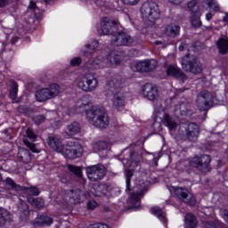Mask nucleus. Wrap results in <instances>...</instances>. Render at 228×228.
<instances>
[{
  "mask_svg": "<svg viewBox=\"0 0 228 228\" xmlns=\"http://www.w3.org/2000/svg\"><path fill=\"white\" fill-rule=\"evenodd\" d=\"M73 113H86L89 124L98 129H106L110 126V117L104 109L92 107V103L86 97L77 101L75 105L69 109V115Z\"/></svg>",
  "mask_w": 228,
  "mask_h": 228,
  "instance_id": "1",
  "label": "nucleus"
},
{
  "mask_svg": "<svg viewBox=\"0 0 228 228\" xmlns=\"http://www.w3.org/2000/svg\"><path fill=\"white\" fill-rule=\"evenodd\" d=\"M121 88L122 81L117 78L108 81L104 87L106 95H114L112 98V106L116 110H120V108L126 106V97L120 94Z\"/></svg>",
  "mask_w": 228,
  "mask_h": 228,
  "instance_id": "2",
  "label": "nucleus"
},
{
  "mask_svg": "<svg viewBox=\"0 0 228 228\" xmlns=\"http://www.w3.org/2000/svg\"><path fill=\"white\" fill-rule=\"evenodd\" d=\"M120 61H122V56L115 52H110L106 58L100 55L97 59L91 61L90 65L92 69H103V67L119 65Z\"/></svg>",
  "mask_w": 228,
  "mask_h": 228,
  "instance_id": "3",
  "label": "nucleus"
},
{
  "mask_svg": "<svg viewBox=\"0 0 228 228\" xmlns=\"http://www.w3.org/2000/svg\"><path fill=\"white\" fill-rule=\"evenodd\" d=\"M142 19L149 20L148 26H152L159 19L160 12L158 4L154 2H144L141 7Z\"/></svg>",
  "mask_w": 228,
  "mask_h": 228,
  "instance_id": "4",
  "label": "nucleus"
},
{
  "mask_svg": "<svg viewBox=\"0 0 228 228\" xmlns=\"http://www.w3.org/2000/svg\"><path fill=\"white\" fill-rule=\"evenodd\" d=\"M77 86L82 92H95L99 86V79L96 78L95 75L87 73L77 77Z\"/></svg>",
  "mask_w": 228,
  "mask_h": 228,
  "instance_id": "5",
  "label": "nucleus"
},
{
  "mask_svg": "<svg viewBox=\"0 0 228 228\" xmlns=\"http://www.w3.org/2000/svg\"><path fill=\"white\" fill-rule=\"evenodd\" d=\"M182 69L185 72H191V74H200L202 72V63L200 61L193 55L186 54L181 60Z\"/></svg>",
  "mask_w": 228,
  "mask_h": 228,
  "instance_id": "6",
  "label": "nucleus"
},
{
  "mask_svg": "<svg viewBox=\"0 0 228 228\" xmlns=\"http://www.w3.org/2000/svg\"><path fill=\"white\" fill-rule=\"evenodd\" d=\"M60 86L57 84H52L46 88L40 89L36 92V99L38 102H45L54 97L60 95Z\"/></svg>",
  "mask_w": 228,
  "mask_h": 228,
  "instance_id": "7",
  "label": "nucleus"
},
{
  "mask_svg": "<svg viewBox=\"0 0 228 228\" xmlns=\"http://www.w3.org/2000/svg\"><path fill=\"white\" fill-rule=\"evenodd\" d=\"M118 21L111 17H103L101 20L100 25L97 27L99 35H114L117 31Z\"/></svg>",
  "mask_w": 228,
  "mask_h": 228,
  "instance_id": "8",
  "label": "nucleus"
},
{
  "mask_svg": "<svg viewBox=\"0 0 228 228\" xmlns=\"http://www.w3.org/2000/svg\"><path fill=\"white\" fill-rule=\"evenodd\" d=\"M68 159H76L83 154V146L79 142H69L61 152Z\"/></svg>",
  "mask_w": 228,
  "mask_h": 228,
  "instance_id": "9",
  "label": "nucleus"
},
{
  "mask_svg": "<svg viewBox=\"0 0 228 228\" xmlns=\"http://www.w3.org/2000/svg\"><path fill=\"white\" fill-rule=\"evenodd\" d=\"M213 102H215V96L208 91H203L197 96L196 104L200 111H208L213 106Z\"/></svg>",
  "mask_w": 228,
  "mask_h": 228,
  "instance_id": "10",
  "label": "nucleus"
},
{
  "mask_svg": "<svg viewBox=\"0 0 228 228\" xmlns=\"http://www.w3.org/2000/svg\"><path fill=\"white\" fill-rule=\"evenodd\" d=\"M86 175L87 179L93 183L101 181L102 179H104V176L106 175V167H104L102 164L90 166L86 167Z\"/></svg>",
  "mask_w": 228,
  "mask_h": 228,
  "instance_id": "11",
  "label": "nucleus"
},
{
  "mask_svg": "<svg viewBox=\"0 0 228 228\" xmlns=\"http://www.w3.org/2000/svg\"><path fill=\"white\" fill-rule=\"evenodd\" d=\"M181 131L189 142H197L200 134L199 125L195 123H185L181 125Z\"/></svg>",
  "mask_w": 228,
  "mask_h": 228,
  "instance_id": "12",
  "label": "nucleus"
},
{
  "mask_svg": "<svg viewBox=\"0 0 228 228\" xmlns=\"http://www.w3.org/2000/svg\"><path fill=\"white\" fill-rule=\"evenodd\" d=\"M191 167L198 168L200 172H209V163H211V157L209 155L196 156L189 161Z\"/></svg>",
  "mask_w": 228,
  "mask_h": 228,
  "instance_id": "13",
  "label": "nucleus"
},
{
  "mask_svg": "<svg viewBox=\"0 0 228 228\" xmlns=\"http://www.w3.org/2000/svg\"><path fill=\"white\" fill-rule=\"evenodd\" d=\"M158 67V61L154 59L144 60L131 64V69L134 72H151Z\"/></svg>",
  "mask_w": 228,
  "mask_h": 228,
  "instance_id": "14",
  "label": "nucleus"
},
{
  "mask_svg": "<svg viewBox=\"0 0 228 228\" xmlns=\"http://www.w3.org/2000/svg\"><path fill=\"white\" fill-rule=\"evenodd\" d=\"M86 199H88V194L79 189L69 190L66 196V200H69V204H81Z\"/></svg>",
  "mask_w": 228,
  "mask_h": 228,
  "instance_id": "15",
  "label": "nucleus"
},
{
  "mask_svg": "<svg viewBox=\"0 0 228 228\" xmlns=\"http://www.w3.org/2000/svg\"><path fill=\"white\" fill-rule=\"evenodd\" d=\"M142 97L148 101H158L159 98V91L156 85L147 83L142 86Z\"/></svg>",
  "mask_w": 228,
  "mask_h": 228,
  "instance_id": "16",
  "label": "nucleus"
},
{
  "mask_svg": "<svg viewBox=\"0 0 228 228\" xmlns=\"http://www.w3.org/2000/svg\"><path fill=\"white\" fill-rule=\"evenodd\" d=\"M133 42V37L124 32L118 33L117 35H112L111 37V45L118 47L122 45H131Z\"/></svg>",
  "mask_w": 228,
  "mask_h": 228,
  "instance_id": "17",
  "label": "nucleus"
},
{
  "mask_svg": "<svg viewBox=\"0 0 228 228\" xmlns=\"http://www.w3.org/2000/svg\"><path fill=\"white\" fill-rule=\"evenodd\" d=\"M175 195L185 204H190V206H193L195 204V198L188 190L181 187H177L175 189Z\"/></svg>",
  "mask_w": 228,
  "mask_h": 228,
  "instance_id": "18",
  "label": "nucleus"
},
{
  "mask_svg": "<svg viewBox=\"0 0 228 228\" xmlns=\"http://www.w3.org/2000/svg\"><path fill=\"white\" fill-rule=\"evenodd\" d=\"M47 143L50 149H53L55 152H59L61 154L63 152V148L65 147L63 143H61V140L58 135H52L48 137Z\"/></svg>",
  "mask_w": 228,
  "mask_h": 228,
  "instance_id": "19",
  "label": "nucleus"
},
{
  "mask_svg": "<svg viewBox=\"0 0 228 228\" xmlns=\"http://www.w3.org/2000/svg\"><path fill=\"white\" fill-rule=\"evenodd\" d=\"M164 34L166 37H170V38H177L181 34V27L175 23H170L165 26Z\"/></svg>",
  "mask_w": 228,
  "mask_h": 228,
  "instance_id": "20",
  "label": "nucleus"
},
{
  "mask_svg": "<svg viewBox=\"0 0 228 228\" xmlns=\"http://www.w3.org/2000/svg\"><path fill=\"white\" fill-rule=\"evenodd\" d=\"M81 133V125L78 122H72L67 126V132H65L64 136L66 138H70V136H74Z\"/></svg>",
  "mask_w": 228,
  "mask_h": 228,
  "instance_id": "21",
  "label": "nucleus"
},
{
  "mask_svg": "<svg viewBox=\"0 0 228 228\" xmlns=\"http://www.w3.org/2000/svg\"><path fill=\"white\" fill-rule=\"evenodd\" d=\"M167 74L171 77H181V79H186V75H184V73H183L181 69L177 68V66H168L167 69Z\"/></svg>",
  "mask_w": 228,
  "mask_h": 228,
  "instance_id": "22",
  "label": "nucleus"
},
{
  "mask_svg": "<svg viewBox=\"0 0 228 228\" xmlns=\"http://www.w3.org/2000/svg\"><path fill=\"white\" fill-rule=\"evenodd\" d=\"M106 195V185H98L96 188L93 187L87 192V197H104Z\"/></svg>",
  "mask_w": 228,
  "mask_h": 228,
  "instance_id": "23",
  "label": "nucleus"
},
{
  "mask_svg": "<svg viewBox=\"0 0 228 228\" xmlns=\"http://www.w3.org/2000/svg\"><path fill=\"white\" fill-rule=\"evenodd\" d=\"M145 191H141L140 192H134L130 195L128 203L132 205V208H140V199L143 197Z\"/></svg>",
  "mask_w": 228,
  "mask_h": 228,
  "instance_id": "24",
  "label": "nucleus"
},
{
  "mask_svg": "<svg viewBox=\"0 0 228 228\" xmlns=\"http://www.w3.org/2000/svg\"><path fill=\"white\" fill-rule=\"evenodd\" d=\"M12 220H13V216L12 213L0 207V227H3V225L7 224V222H12Z\"/></svg>",
  "mask_w": 228,
  "mask_h": 228,
  "instance_id": "25",
  "label": "nucleus"
},
{
  "mask_svg": "<svg viewBox=\"0 0 228 228\" xmlns=\"http://www.w3.org/2000/svg\"><path fill=\"white\" fill-rule=\"evenodd\" d=\"M99 47V42L97 40L93 41L91 44H87L85 49L82 50L84 56H92L95 53V49Z\"/></svg>",
  "mask_w": 228,
  "mask_h": 228,
  "instance_id": "26",
  "label": "nucleus"
},
{
  "mask_svg": "<svg viewBox=\"0 0 228 228\" xmlns=\"http://www.w3.org/2000/svg\"><path fill=\"white\" fill-rule=\"evenodd\" d=\"M197 218L193 214H187L184 216V228H197Z\"/></svg>",
  "mask_w": 228,
  "mask_h": 228,
  "instance_id": "27",
  "label": "nucleus"
},
{
  "mask_svg": "<svg viewBox=\"0 0 228 228\" xmlns=\"http://www.w3.org/2000/svg\"><path fill=\"white\" fill-rule=\"evenodd\" d=\"M164 125L168 127L169 131H175L177 129V122L174 120L168 114H165L163 118Z\"/></svg>",
  "mask_w": 228,
  "mask_h": 228,
  "instance_id": "28",
  "label": "nucleus"
},
{
  "mask_svg": "<svg viewBox=\"0 0 228 228\" xmlns=\"http://www.w3.org/2000/svg\"><path fill=\"white\" fill-rule=\"evenodd\" d=\"M18 158L22 163H29V161H31V154H29V151L24 148H20L18 150Z\"/></svg>",
  "mask_w": 228,
  "mask_h": 228,
  "instance_id": "29",
  "label": "nucleus"
},
{
  "mask_svg": "<svg viewBox=\"0 0 228 228\" xmlns=\"http://www.w3.org/2000/svg\"><path fill=\"white\" fill-rule=\"evenodd\" d=\"M217 48L221 54H227L228 53V39L221 37L216 42Z\"/></svg>",
  "mask_w": 228,
  "mask_h": 228,
  "instance_id": "30",
  "label": "nucleus"
},
{
  "mask_svg": "<svg viewBox=\"0 0 228 228\" xmlns=\"http://www.w3.org/2000/svg\"><path fill=\"white\" fill-rule=\"evenodd\" d=\"M142 161V155L132 151L130 153V167H132L133 168H134V167H138V163H140Z\"/></svg>",
  "mask_w": 228,
  "mask_h": 228,
  "instance_id": "31",
  "label": "nucleus"
},
{
  "mask_svg": "<svg viewBox=\"0 0 228 228\" xmlns=\"http://www.w3.org/2000/svg\"><path fill=\"white\" fill-rule=\"evenodd\" d=\"M36 224L37 225H51L53 224V218L47 216H39L36 219Z\"/></svg>",
  "mask_w": 228,
  "mask_h": 228,
  "instance_id": "32",
  "label": "nucleus"
},
{
  "mask_svg": "<svg viewBox=\"0 0 228 228\" xmlns=\"http://www.w3.org/2000/svg\"><path fill=\"white\" fill-rule=\"evenodd\" d=\"M151 213H152V215H155L156 216H158L159 220H160V222H167V218L165 216V212H163L159 207H154L151 209Z\"/></svg>",
  "mask_w": 228,
  "mask_h": 228,
  "instance_id": "33",
  "label": "nucleus"
},
{
  "mask_svg": "<svg viewBox=\"0 0 228 228\" xmlns=\"http://www.w3.org/2000/svg\"><path fill=\"white\" fill-rule=\"evenodd\" d=\"M28 202L36 208V209H42L44 208V200L41 198H28Z\"/></svg>",
  "mask_w": 228,
  "mask_h": 228,
  "instance_id": "34",
  "label": "nucleus"
},
{
  "mask_svg": "<svg viewBox=\"0 0 228 228\" xmlns=\"http://www.w3.org/2000/svg\"><path fill=\"white\" fill-rule=\"evenodd\" d=\"M200 15H202L200 12H198L197 14H193L191 18V24L193 26V28H200L202 26V21L200 20Z\"/></svg>",
  "mask_w": 228,
  "mask_h": 228,
  "instance_id": "35",
  "label": "nucleus"
},
{
  "mask_svg": "<svg viewBox=\"0 0 228 228\" xmlns=\"http://www.w3.org/2000/svg\"><path fill=\"white\" fill-rule=\"evenodd\" d=\"M19 211H20V213H21V216L23 218H26L27 216H29V207L24 201L20 202V204L19 206Z\"/></svg>",
  "mask_w": 228,
  "mask_h": 228,
  "instance_id": "36",
  "label": "nucleus"
},
{
  "mask_svg": "<svg viewBox=\"0 0 228 228\" xmlns=\"http://www.w3.org/2000/svg\"><path fill=\"white\" fill-rule=\"evenodd\" d=\"M12 83V89L10 92V97L12 99V101H15L17 99V94L19 93V86L17 85V82L14 80L11 81Z\"/></svg>",
  "mask_w": 228,
  "mask_h": 228,
  "instance_id": "37",
  "label": "nucleus"
},
{
  "mask_svg": "<svg viewBox=\"0 0 228 228\" xmlns=\"http://www.w3.org/2000/svg\"><path fill=\"white\" fill-rule=\"evenodd\" d=\"M93 147L96 151H104L105 149H108V147H110V142L106 141H98L94 143Z\"/></svg>",
  "mask_w": 228,
  "mask_h": 228,
  "instance_id": "38",
  "label": "nucleus"
},
{
  "mask_svg": "<svg viewBox=\"0 0 228 228\" xmlns=\"http://www.w3.org/2000/svg\"><path fill=\"white\" fill-rule=\"evenodd\" d=\"M188 9L190 10V12H191V13H193V15L197 14V13H200L199 12V4L197 3V0H191V2L188 3Z\"/></svg>",
  "mask_w": 228,
  "mask_h": 228,
  "instance_id": "39",
  "label": "nucleus"
},
{
  "mask_svg": "<svg viewBox=\"0 0 228 228\" xmlns=\"http://www.w3.org/2000/svg\"><path fill=\"white\" fill-rule=\"evenodd\" d=\"M180 115L186 116L191 115V110H190V105L187 103H181L179 106Z\"/></svg>",
  "mask_w": 228,
  "mask_h": 228,
  "instance_id": "40",
  "label": "nucleus"
},
{
  "mask_svg": "<svg viewBox=\"0 0 228 228\" xmlns=\"http://www.w3.org/2000/svg\"><path fill=\"white\" fill-rule=\"evenodd\" d=\"M5 184L7 186H10V188L12 190H15L16 191H19L20 190H22V187H20V185L15 183V182L13 180H12V178H6L5 179Z\"/></svg>",
  "mask_w": 228,
  "mask_h": 228,
  "instance_id": "41",
  "label": "nucleus"
},
{
  "mask_svg": "<svg viewBox=\"0 0 228 228\" xmlns=\"http://www.w3.org/2000/svg\"><path fill=\"white\" fill-rule=\"evenodd\" d=\"M204 3L208 6V8H212L214 12H220V5L215 0H205Z\"/></svg>",
  "mask_w": 228,
  "mask_h": 228,
  "instance_id": "42",
  "label": "nucleus"
},
{
  "mask_svg": "<svg viewBox=\"0 0 228 228\" xmlns=\"http://www.w3.org/2000/svg\"><path fill=\"white\" fill-rule=\"evenodd\" d=\"M68 168L70 172L75 174V175H77V177H81V175H83V172L81 171V167H79L77 166L68 165Z\"/></svg>",
  "mask_w": 228,
  "mask_h": 228,
  "instance_id": "43",
  "label": "nucleus"
},
{
  "mask_svg": "<svg viewBox=\"0 0 228 228\" xmlns=\"http://www.w3.org/2000/svg\"><path fill=\"white\" fill-rule=\"evenodd\" d=\"M202 228H222L218 222H203Z\"/></svg>",
  "mask_w": 228,
  "mask_h": 228,
  "instance_id": "44",
  "label": "nucleus"
},
{
  "mask_svg": "<svg viewBox=\"0 0 228 228\" xmlns=\"http://www.w3.org/2000/svg\"><path fill=\"white\" fill-rule=\"evenodd\" d=\"M126 188L128 191H130L131 189H129V185L131 184V178L133 177V170L128 169L126 172Z\"/></svg>",
  "mask_w": 228,
  "mask_h": 228,
  "instance_id": "45",
  "label": "nucleus"
},
{
  "mask_svg": "<svg viewBox=\"0 0 228 228\" xmlns=\"http://www.w3.org/2000/svg\"><path fill=\"white\" fill-rule=\"evenodd\" d=\"M26 134H27L28 138H29V140H32L33 142H35V140H37V135L35 134V132H33V129L28 128L26 131Z\"/></svg>",
  "mask_w": 228,
  "mask_h": 228,
  "instance_id": "46",
  "label": "nucleus"
},
{
  "mask_svg": "<svg viewBox=\"0 0 228 228\" xmlns=\"http://www.w3.org/2000/svg\"><path fill=\"white\" fill-rule=\"evenodd\" d=\"M123 4L126 6H136L140 3V0H121Z\"/></svg>",
  "mask_w": 228,
  "mask_h": 228,
  "instance_id": "47",
  "label": "nucleus"
},
{
  "mask_svg": "<svg viewBox=\"0 0 228 228\" xmlns=\"http://www.w3.org/2000/svg\"><path fill=\"white\" fill-rule=\"evenodd\" d=\"M99 207V204L95 200H89L87 202V209L94 211L96 208Z\"/></svg>",
  "mask_w": 228,
  "mask_h": 228,
  "instance_id": "48",
  "label": "nucleus"
},
{
  "mask_svg": "<svg viewBox=\"0 0 228 228\" xmlns=\"http://www.w3.org/2000/svg\"><path fill=\"white\" fill-rule=\"evenodd\" d=\"M45 120V116L44 115L36 116L34 118V122L35 124H37V126H40V124H42Z\"/></svg>",
  "mask_w": 228,
  "mask_h": 228,
  "instance_id": "49",
  "label": "nucleus"
},
{
  "mask_svg": "<svg viewBox=\"0 0 228 228\" xmlns=\"http://www.w3.org/2000/svg\"><path fill=\"white\" fill-rule=\"evenodd\" d=\"M25 145L30 149L31 151L38 153L40 152L38 150H37V146L34 143L29 142L28 141H25Z\"/></svg>",
  "mask_w": 228,
  "mask_h": 228,
  "instance_id": "50",
  "label": "nucleus"
},
{
  "mask_svg": "<svg viewBox=\"0 0 228 228\" xmlns=\"http://www.w3.org/2000/svg\"><path fill=\"white\" fill-rule=\"evenodd\" d=\"M28 193H29V195H33V196H37L40 193V191H38V189L37 187H29L28 188Z\"/></svg>",
  "mask_w": 228,
  "mask_h": 228,
  "instance_id": "51",
  "label": "nucleus"
},
{
  "mask_svg": "<svg viewBox=\"0 0 228 228\" xmlns=\"http://www.w3.org/2000/svg\"><path fill=\"white\" fill-rule=\"evenodd\" d=\"M70 64L72 65V67H77V65H81V58L79 57L73 58L70 61Z\"/></svg>",
  "mask_w": 228,
  "mask_h": 228,
  "instance_id": "52",
  "label": "nucleus"
},
{
  "mask_svg": "<svg viewBox=\"0 0 228 228\" xmlns=\"http://www.w3.org/2000/svg\"><path fill=\"white\" fill-rule=\"evenodd\" d=\"M95 4L101 6L102 8H106V2L104 0H95Z\"/></svg>",
  "mask_w": 228,
  "mask_h": 228,
  "instance_id": "53",
  "label": "nucleus"
},
{
  "mask_svg": "<svg viewBox=\"0 0 228 228\" xmlns=\"http://www.w3.org/2000/svg\"><path fill=\"white\" fill-rule=\"evenodd\" d=\"M92 228H110V227L107 224L98 223V224H93Z\"/></svg>",
  "mask_w": 228,
  "mask_h": 228,
  "instance_id": "54",
  "label": "nucleus"
},
{
  "mask_svg": "<svg viewBox=\"0 0 228 228\" xmlns=\"http://www.w3.org/2000/svg\"><path fill=\"white\" fill-rule=\"evenodd\" d=\"M29 10H38V7H37V4L35 2L31 1L28 5Z\"/></svg>",
  "mask_w": 228,
  "mask_h": 228,
  "instance_id": "55",
  "label": "nucleus"
},
{
  "mask_svg": "<svg viewBox=\"0 0 228 228\" xmlns=\"http://www.w3.org/2000/svg\"><path fill=\"white\" fill-rule=\"evenodd\" d=\"M188 47V45L184 42L181 43L179 45L178 49L179 51H184Z\"/></svg>",
  "mask_w": 228,
  "mask_h": 228,
  "instance_id": "56",
  "label": "nucleus"
},
{
  "mask_svg": "<svg viewBox=\"0 0 228 228\" xmlns=\"http://www.w3.org/2000/svg\"><path fill=\"white\" fill-rule=\"evenodd\" d=\"M12 0H0V8H3V6H6L8 3H10Z\"/></svg>",
  "mask_w": 228,
  "mask_h": 228,
  "instance_id": "57",
  "label": "nucleus"
},
{
  "mask_svg": "<svg viewBox=\"0 0 228 228\" xmlns=\"http://www.w3.org/2000/svg\"><path fill=\"white\" fill-rule=\"evenodd\" d=\"M183 1L184 0H168V2L171 3L172 4H181Z\"/></svg>",
  "mask_w": 228,
  "mask_h": 228,
  "instance_id": "58",
  "label": "nucleus"
},
{
  "mask_svg": "<svg viewBox=\"0 0 228 228\" xmlns=\"http://www.w3.org/2000/svg\"><path fill=\"white\" fill-rule=\"evenodd\" d=\"M224 219L228 222V210H224Z\"/></svg>",
  "mask_w": 228,
  "mask_h": 228,
  "instance_id": "59",
  "label": "nucleus"
},
{
  "mask_svg": "<svg viewBox=\"0 0 228 228\" xmlns=\"http://www.w3.org/2000/svg\"><path fill=\"white\" fill-rule=\"evenodd\" d=\"M211 19H213V14H211L210 12L206 14V20H210Z\"/></svg>",
  "mask_w": 228,
  "mask_h": 228,
  "instance_id": "60",
  "label": "nucleus"
},
{
  "mask_svg": "<svg viewBox=\"0 0 228 228\" xmlns=\"http://www.w3.org/2000/svg\"><path fill=\"white\" fill-rule=\"evenodd\" d=\"M223 20L224 22H228V13L224 15V17L223 18Z\"/></svg>",
  "mask_w": 228,
  "mask_h": 228,
  "instance_id": "61",
  "label": "nucleus"
},
{
  "mask_svg": "<svg viewBox=\"0 0 228 228\" xmlns=\"http://www.w3.org/2000/svg\"><path fill=\"white\" fill-rule=\"evenodd\" d=\"M156 45H160V44H163L161 41H155Z\"/></svg>",
  "mask_w": 228,
  "mask_h": 228,
  "instance_id": "62",
  "label": "nucleus"
},
{
  "mask_svg": "<svg viewBox=\"0 0 228 228\" xmlns=\"http://www.w3.org/2000/svg\"><path fill=\"white\" fill-rule=\"evenodd\" d=\"M1 179H3V176H2L1 174H0V181H1Z\"/></svg>",
  "mask_w": 228,
  "mask_h": 228,
  "instance_id": "63",
  "label": "nucleus"
},
{
  "mask_svg": "<svg viewBox=\"0 0 228 228\" xmlns=\"http://www.w3.org/2000/svg\"><path fill=\"white\" fill-rule=\"evenodd\" d=\"M12 44H15V41H12Z\"/></svg>",
  "mask_w": 228,
  "mask_h": 228,
  "instance_id": "64",
  "label": "nucleus"
}]
</instances>
